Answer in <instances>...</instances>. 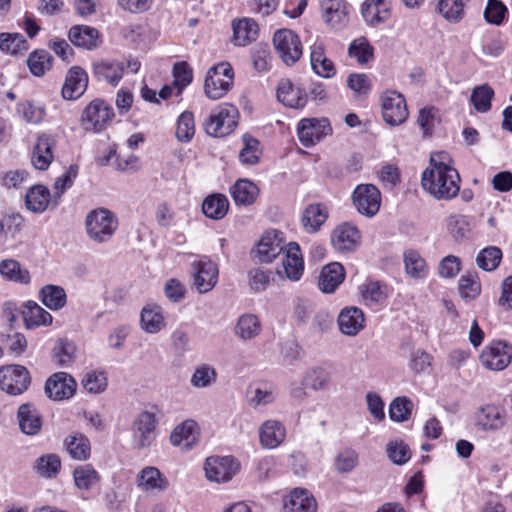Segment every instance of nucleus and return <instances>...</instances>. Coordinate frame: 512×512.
<instances>
[{"label": "nucleus", "mask_w": 512, "mask_h": 512, "mask_svg": "<svg viewBox=\"0 0 512 512\" xmlns=\"http://www.w3.org/2000/svg\"><path fill=\"white\" fill-rule=\"evenodd\" d=\"M460 176L451 165L447 152L435 153L430 158L429 167L423 171L421 184L425 191L437 200H451L460 191Z\"/></svg>", "instance_id": "obj_1"}, {"label": "nucleus", "mask_w": 512, "mask_h": 512, "mask_svg": "<svg viewBox=\"0 0 512 512\" xmlns=\"http://www.w3.org/2000/svg\"><path fill=\"white\" fill-rule=\"evenodd\" d=\"M118 218L114 212L99 207L89 211L85 217V229L89 239L95 243L110 241L118 229Z\"/></svg>", "instance_id": "obj_2"}, {"label": "nucleus", "mask_w": 512, "mask_h": 512, "mask_svg": "<svg viewBox=\"0 0 512 512\" xmlns=\"http://www.w3.org/2000/svg\"><path fill=\"white\" fill-rule=\"evenodd\" d=\"M238 109L228 103H223L212 109L204 122L205 132L213 137H225L231 134L238 125Z\"/></svg>", "instance_id": "obj_3"}, {"label": "nucleus", "mask_w": 512, "mask_h": 512, "mask_svg": "<svg viewBox=\"0 0 512 512\" xmlns=\"http://www.w3.org/2000/svg\"><path fill=\"white\" fill-rule=\"evenodd\" d=\"M234 72L227 62L212 66L206 74L204 90L206 95L213 100L223 97L233 84Z\"/></svg>", "instance_id": "obj_4"}, {"label": "nucleus", "mask_w": 512, "mask_h": 512, "mask_svg": "<svg viewBox=\"0 0 512 512\" xmlns=\"http://www.w3.org/2000/svg\"><path fill=\"white\" fill-rule=\"evenodd\" d=\"M240 468L239 460L231 455L208 457L204 465L207 479L217 483L230 481Z\"/></svg>", "instance_id": "obj_5"}, {"label": "nucleus", "mask_w": 512, "mask_h": 512, "mask_svg": "<svg viewBox=\"0 0 512 512\" xmlns=\"http://www.w3.org/2000/svg\"><path fill=\"white\" fill-rule=\"evenodd\" d=\"M31 376L25 366L12 364L0 368V389L10 395H20L28 390Z\"/></svg>", "instance_id": "obj_6"}, {"label": "nucleus", "mask_w": 512, "mask_h": 512, "mask_svg": "<svg viewBox=\"0 0 512 512\" xmlns=\"http://www.w3.org/2000/svg\"><path fill=\"white\" fill-rule=\"evenodd\" d=\"M157 419L154 413L143 411L132 423V445L137 450L149 448L156 438Z\"/></svg>", "instance_id": "obj_7"}, {"label": "nucleus", "mask_w": 512, "mask_h": 512, "mask_svg": "<svg viewBox=\"0 0 512 512\" xmlns=\"http://www.w3.org/2000/svg\"><path fill=\"white\" fill-rule=\"evenodd\" d=\"M114 117L113 108L102 99H94L84 109L81 121L86 130L100 132Z\"/></svg>", "instance_id": "obj_8"}, {"label": "nucleus", "mask_w": 512, "mask_h": 512, "mask_svg": "<svg viewBox=\"0 0 512 512\" xmlns=\"http://www.w3.org/2000/svg\"><path fill=\"white\" fill-rule=\"evenodd\" d=\"M273 44L278 56L287 65L295 64L302 55V45L297 34L290 29H280L274 33Z\"/></svg>", "instance_id": "obj_9"}, {"label": "nucleus", "mask_w": 512, "mask_h": 512, "mask_svg": "<svg viewBox=\"0 0 512 512\" xmlns=\"http://www.w3.org/2000/svg\"><path fill=\"white\" fill-rule=\"evenodd\" d=\"M381 107L384 121L391 126L403 124L409 116L406 100L396 90H387L381 95Z\"/></svg>", "instance_id": "obj_10"}, {"label": "nucleus", "mask_w": 512, "mask_h": 512, "mask_svg": "<svg viewBox=\"0 0 512 512\" xmlns=\"http://www.w3.org/2000/svg\"><path fill=\"white\" fill-rule=\"evenodd\" d=\"M512 360V346L505 341H493L480 355L481 364L492 371L504 370Z\"/></svg>", "instance_id": "obj_11"}, {"label": "nucleus", "mask_w": 512, "mask_h": 512, "mask_svg": "<svg viewBox=\"0 0 512 512\" xmlns=\"http://www.w3.org/2000/svg\"><path fill=\"white\" fill-rule=\"evenodd\" d=\"M332 132L327 118H305L297 126L299 141L305 147H311Z\"/></svg>", "instance_id": "obj_12"}, {"label": "nucleus", "mask_w": 512, "mask_h": 512, "mask_svg": "<svg viewBox=\"0 0 512 512\" xmlns=\"http://www.w3.org/2000/svg\"><path fill=\"white\" fill-rule=\"evenodd\" d=\"M193 268V284L199 293H207L211 291L218 281V266L208 257L203 256L199 260L194 261Z\"/></svg>", "instance_id": "obj_13"}, {"label": "nucleus", "mask_w": 512, "mask_h": 512, "mask_svg": "<svg viewBox=\"0 0 512 512\" xmlns=\"http://www.w3.org/2000/svg\"><path fill=\"white\" fill-rule=\"evenodd\" d=\"M353 204L362 215L372 217L380 209L381 194L379 189L372 184L358 185L352 195Z\"/></svg>", "instance_id": "obj_14"}, {"label": "nucleus", "mask_w": 512, "mask_h": 512, "mask_svg": "<svg viewBox=\"0 0 512 512\" xmlns=\"http://www.w3.org/2000/svg\"><path fill=\"white\" fill-rule=\"evenodd\" d=\"M324 22L335 31L347 27L350 21V5L345 0H321Z\"/></svg>", "instance_id": "obj_15"}, {"label": "nucleus", "mask_w": 512, "mask_h": 512, "mask_svg": "<svg viewBox=\"0 0 512 512\" xmlns=\"http://www.w3.org/2000/svg\"><path fill=\"white\" fill-rule=\"evenodd\" d=\"M77 383L74 378L66 372L52 374L45 383V394L54 401H61L71 398L76 392Z\"/></svg>", "instance_id": "obj_16"}, {"label": "nucleus", "mask_w": 512, "mask_h": 512, "mask_svg": "<svg viewBox=\"0 0 512 512\" xmlns=\"http://www.w3.org/2000/svg\"><path fill=\"white\" fill-rule=\"evenodd\" d=\"M125 66L117 60H98L92 63V74L98 82L116 87L123 78Z\"/></svg>", "instance_id": "obj_17"}, {"label": "nucleus", "mask_w": 512, "mask_h": 512, "mask_svg": "<svg viewBox=\"0 0 512 512\" xmlns=\"http://www.w3.org/2000/svg\"><path fill=\"white\" fill-rule=\"evenodd\" d=\"M360 238V232L356 226L342 223L332 231L331 243L337 251L351 252L359 245Z\"/></svg>", "instance_id": "obj_18"}, {"label": "nucleus", "mask_w": 512, "mask_h": 512, "mask_svg": "<svg viewBox=\"0 0 512 512\" xmlns=\"http://www.w3.org/2000/svg\"><path fill=\"white\" fill-rule=\"evenodd\" d=\"M283 233L273 230L266 232L257 245V257L262 263L272 262L285 248Z\"/></svg>", "instance_id": "obj_19"}, {"label": "nucleus", "mask_w": 512, "mask_h": 512, "mask_svg": "<svg viewBox=\"0 0 512 512\" xmlns=\"http://www.w3.org/2000/svg\"><path fill=\"white\" fill-rule=\"evenodd\" d=\"M506 421L505 411L492 404L481 406L475 412V425L483 431L501 429Z\"/></svg>", "instance_id": "obj_20"}, {"label": "nucleus", "mask_w": 512, "mask_h": 512, "mask_svg": "<svg viewBox=\"0 0 512 512\" xmlns=\"http://www.w3.org/2000/svg\"><path fill=\"white\" fill-rule=\"evenodd\" d=\"M361 14L367 25L377 27L390 19L391 4L389 0H365Z\"/></svg>", "instance_id": "obj_21"}, {"label": "nucleus", "mask_w": 512, "mask_h": 512, "mask_svg": "<svg viewBox=\"0 0 512 512\" xmlns=\"http://www.w3.org/2000/svg\"><path fill=\"white\" fill-rule=\"evenodd\" d=\"M87 85L88 75L86 71L79 66L71 67L62 87V95L68 100L78 99L86 91Z\"/></svg>", "instance_id": "obj_22"}, {"label": "nucleus", "mask_w": 512, "mask_h": 512, "mask_svg": "<svg viewBox=\"0 0 512 512\" xmlns=\"http://www.w3.org/2000/svg\"><path fill=\"white\" fill-rule=\"evenodd\" d=\"M17 419L20 430L26 435H37L42 428L43 419L40 411L31 403L19 406Z\"/></svg>", "instance_id": "obj_23"}, {"label": "nucleus", "mask_w": 512, "mask_h": 512, "mask_svg": "<svg viewBox=\"0 0 512 512\" xmlns=\"http://www.w3.org/2000/svg\"><path fill=\"white\" fill-rule=\"evenodd\" d=\"M198 426L193 420H186L177 425L170 435L173 446H180L183 451L191 450L198 442Z\"/></svg>", "instance_id": "obj_24"}, {"label": "nucleus", "mask_w": 512, "mask_h": 512, "mask_svg": "<svg viewBox=\"0 0 512 512\" xmlns=\"http://www.w3.org/2000/svg\"><path fill=\"white\" fill-rule=\"evenodd\" d=\"M277 98L285 106L302 109L307 103V93L302 88H295L289 79H282L277 86Z\"/></svg>", "instance_id": "obj_25"}, {"label": "nucleus", "mask_w": 512, "mask_h": 512, "mask_svg": "<svg viewBox=\"0 0 512 512\" xmlns=\"http://www.w3.org/2000/svg\"><path fill=\"white\" fill-rule=\"evenodd\" d=\"M285 512H316L317 502L305 488H295L284 501Z\"/></svg>", "instance_id": "obj_26"}, {"label": "nucleus", "mask_w": 512, "mask_h": 512, "mask_svg": "<svg viewBox=\"0 0 512 512\" xmlns=\"http://www.w3.org/2000/svg\"><path fill=\"white\" fill-rule=\"evenodd\" d=\"M339 330L347 336H356L364 328V314L357 307H346L338 315Z\"/></svg>", "instance_id": "obj_27"}, {"label": "nucleus", "mask_w": 512, "mask_h": 512, "mask_svg": "<svg viewBox=\"0 0 512 512\" xmlns=\"http://www.w3.org/2000/svg\"><path fill=\"white\" fill-rule=\"evenodd\" d=\"M55 140L48 134L38 137L31 156L33 166L38 170H46L53 160Z\"/></svg>", "instance_id": "obj_28"}, {"label": "nucleus", "mask_w": 512, "mask_h": 512, "mask_svg": "<svg viewBox=\"0 0 512 512\" xmlns=\"http://www.w3.org/2000/svg\"><path fill=\"white\" fill-rule=\"evenodd\" d=\"M68 37L73 45L87 50H93L100 44L99 31L87 25H75L71 27Z\"/></svg>", "instance_id": "obj_29"}, {"label": "nucleus", "mask_w": 512, "mask_h": 512, "mask_svg": "<svg viewBox=\"0 0 512 512\" xmlns=\"http://www.w3.org/2000/svg\"><path fill=\"white\" fill-rule=\"evenodd\" d=\"M287 278L299 280L304 271V261L300 247L296 242H290L285 249V257L282 263Z\"/></svg>", "instance_id": "obj_30"}, {"label": "nucleus", "mask_w": 512, "mask_h": 512, "mask_svg": "<svg viewBox=\"0 0 512 512\" xmlns=\"http://www.w3.org/2000/svg\"><path fill=\"white\" fill-rule=\"evenodd\" d=\"M137 484L144 492L164 491L169 486L167 478L153 466H147L139 472Z\"/></svg>", "instance_id": "obj_31"}, {"label": "nucleus", "mask_w": 512, "mask_h": 512, "mask_svg": "<svg viewBox=\"0 0 512 512\" xmlns=\"http://www.w3.org/2000/svg\"><path fill=\"white\" fill-rule=\"evenodd\" d=\"M345 278L344 267L333 262L324 266L319 275L318 286L324 293H333Z\"/></svg>", "instance_id": "obj_32"}, {"label": "nucleus", "mask_w": 512, "mask_h": 512, "mask_svg": "<svg viewBox=\"0 0 512 512\" xmlns=\"http://www.w3.org/2000/svg\"><path fill=\"white\" fill-rule=\"evenodd\" d=\"M329 212L324 204L315 203L308 205L301 217V223L307 233H315L326 222Z\"/></svg>", "instance_id": "obj_33"}, {"label": "nucleus", "mask_w": 512, "mask_h": 512, "mask_svg": "<svg viewBox=\"0 0 512 512\" xmlns=\"http://www.w3.org/2000/svg\"><path fill=\"white\" fill-rule=\"evenodd\" d=\"M286 437L285 427L276 420L264 422L259 429L260 443L264 448L278 447Z\"/></svg>", "instance_id": "obj_34"}, {"label": "nucleus", "mask_w": 512, "mask_h": 512, "mask_svg": "<svg viewBox=\"0 0 512 512\" xmlns=\"http://www.w3.org/2000/svg\"><path fill=\"white\" fill-rule=\"evenodd\" d=\"M261 331V321L258 316L252 313L239 316L234 327L235 336L244 342L255 339Z\"/></svg>", "instance_id": "obj_35"}, {"label": "nucleus", "mask_w": 512, "mask_h": 512, "mask_svg": "<svg viewBox=\"0 0 512 512\" xmlns=\"http://www.w3.org/2000/svg\"><path fill=\"white\" fill-rule=\"evenodd\" d=\"M232 42L236 46H246L258 37V24L249 18H243L232 22Z\"/></svg>", "instance_id": "obj_36"}, {"label": "nucleus", "mask_w": 512, "mask_h": 512, "mask_svg": "<svg viewBox=\"0 0 512 512\" xmlns=\"http://www.w3.org/2000/svg\"><path fill=\"white\" fill-rule=\"evenodd\" d=\"M310 64L312 70L322 78H331L336 74L334 63L326 56L322 43H315L311 47Z\"/></svg>", "instance_id": "obj_37"}, {"label": "nucleus", "mask_w": 512, "mask_h": 512, "mask_svg": "<svg viewBox=\"0 0 512 512\" xmlns=\"http://www.w3.org/2000/svg\"><path fill=\"white\" fill-rule=\"evenodd\" d=\"M406 274L416 280L425 279L428 275V266L425 259L416 250H407L403 254Z\"/></svg>", "instance_id": "obj_38"}, {"label": "nucleus", "mask_w": 512, "mask_h": 512, "mask_svg": "<svg viewBox=\"0 0 512 512\" xmlns=\"http://www.w3.org/2000/svg\"><path fill=\"white\" fill-rule=\"evenodd\" d=\"M23 319L27 328H35L41 325L47 326L52 323L51 314L34 301H28L22 311Z\"/></svg>", "instance_id": "obj_39"}, {"label": "nucleus", "mask_w": 512, "mask_h": 512, "mask_svg": "<svg viewBox=\"0 0 512 512\" xmlns=\"http://www.w3.org/2000/svg\"><path fill=\"white\" fill-rule=\"evenodd\" d=\"M258 187L251 181L246 179L238 180L231 187V196L238 205H251L258 195Z\"/></svg>", "instance_id": "obj_40"}, {"label": "nucleus", "mask_w": 512, "mask_h": 512, "mask_svg": "<svg viewBox=\"0 0 512 512\" xmlns=\"http://www.w3.org/2000/svg\"><path fill=\"white\" fill-rule=\"evenodd\" d=\"M51 201L49 189L42 185L30 188L26 194V206L34 213L44 212Z\"/></svg>", "instance_id": "obj_41"}, {"label": "nucleus", "mask_w": 512, "mask_h": 512, "mask_svg": "<svg viewBox=\"0 0 512 512\" xmlns=\"http://www.w3.org/2000/svg\"><path fill=\"white\" fill-rule=\"evenodd\" d=\"M229 202L223 194H213L205 198L202 204L203 213L211 219L219 220L225 217Z\"/></svg>", "instance_id": "obj_42"}, {"label": "nucleus", "mask_w": 512, "mask_h": 512, "mask_svg": "<svg viewBox=\"0 0 512 512\" xmlns=\"http://www.w3.org/2000/svg\"><path fill=\"white\" fill-rule=\"evenodd\" d=\"M64 445L68 454L75 460H86L90 456V442L83 434L69 435Z\"/></svg>", "instance_id": "obj_43"}, {"label": "nucleus", "mask_w": 512, "mask_h": 512, "mask_svg": "<svg viewBox=\"0 0 512 512\" xmlns=\"http://www.w3.org/2000/svg\"><path fill=\"white\" fill-rule=\"evenodd\" d=\"M0 274L6 280L20 284H28L31 280L29 271L14 259H6L0 262Z\"/></svg>", "instance_id": "obj_44"}, {"label": "nucleus", "mask_w": 512, "mask_h": 512, "mask_svg": "<svg viewBox=\"0 0 512 512\" xmlns=\"http://www.w3.org/2000/svg\"><path fill=\"white\" fill-rule=\"evenodd\" d=\"M141 327L147 333H157L164 327V317L157 305L145 306L141 311Z\"/></svg>", "instance_id": "obj_45"}, {"label": "nucleus", "mask_w": 512, "mask_h": 512, "mask_svg": "<svg viewBox=\"0 0 512 512\" xmlns=\"http://www.w3.org/2000/svg\"><path fill=\"white\" fill-rule=\"evenodd\" d=\"M42 303L51 310L63 308L67 301L65 290L57 285H46L40 290Z\"/></svg>", "instance_id": "obj_46"}, {"label": "nucleus", "mask_w": 512, "mask_h": 512, "mask_svg": "<svg viewBox=\"0 0 512 512\" xmlns=\"http://www.w3.org/2000/svg\"><path fill=\"white\" fill-rule=\"evenodd\" d=\"M61 469V460L56 454H45L37 458L34 464L36 473L46 479L55 478Z\"/></svg>", "instance_id": "obj_47"}, {"label": "nucleus", "mask_w": 512, "mask_h": 512, "mask_svg": "<svg viewBox=\"0 0 512 512\" xmlns=\"http://www.w3.org/2000/svg\"><path fill=\"white\" fill-rule=\"evenodd\" d=\"M73 478L76 487L86 491L95 487L100 481L98 472L89 464L76 467Z\"/></svg>", "instance_id": "obj_48"}, {"label": "nucleus", "mask_w": 512, "mask_h": 512, "mask_svg": "<svg viewBox=\"0 0 512 512\" xmlns=\"http://www.w3.org/2000/svg\"><path fill=\"white\" fill-rule=\"evenodd\" d=\"M29 49V44L20 33H0V50L10 54H23Z\"/></svg>", "instance_id": "obj_49"}, {"label": "nucleus", "mask_w": 512, "mask_h": 512, "mask_svg": "<svg viewBox=\"0 0 512 512\" xmlns=\"http://www.w3.org/2000/svg\"><path fill=\"white\" fill-rule=\"evenodd\" d=\"M52 60L53 58L47 50L38 49L30 53L27 65L34 76L41 77L46 71L51 69Z\"/></svg>", "instance_id": "obj_50"}, {"label": "nucleus", "mask_w": 512, "mask_h": 512, "mask_svg": "<svg viewBox=\"0 0 512 512\" xmlns=\"http://www.w3.org/2000/svg\"><path fill=\"white\" fill-rule=\"evenodd\" d=\"M495 93L489 84L474 87L470 96V102L479 113H487L491 109V101Z\"/></svg>", "instance_id": "obj_51"}, {"label": "nucleus", "mask_w": 512, "mask_h": 512, "mask_svg": "<svg viewBox=\"0 0 512 512\" xmlns=\"http://www.w3.org/2000/svg\"><path fill=\"white\" fill-rule=\"evenodd\" d=\"M243 148L239 152V160L243 165H255L259 162L261 150L259 141L244 134L242 136Z\"/></svg>", "instance_id": "obj_52"}, {"label": "nucleus", "mask_w": 512, "mask_h": 512, "mask_svg": "<svg viewBox=\"0 0 512 512\" xmlns=\"http://www.w3.org/2000/svg\"><path fill=\"white\" fill-rule=\"evenodd\" d=\"M464 8V0H439L437 5L438 12L451 23H459L463 19Z\"/></svg>", "instance_id": "obj_53"}, {"label": "nucleus", "mask_w": 512, "mask_h": 512, "mask_svg": "<svg viewBox=\"0 0 512 512\" xmlns=\"http://www.w3.org/2000/svg\"><path fill=\"white\" fill-rule=\"evenodd\" d=\"M76 347L67 339H59L53 348V361L62 367L70 365L75 359Z\"/></svg>", "instance_id": "obj_54"}, {"label": "nucleus", "mask_w": 512, "mask_h": 512, "mask_svg": "<svg viewBox=\"0 0 512 512\" xmlns=\"http://www.w3.org/2000/svg\"><path fill=\"white\" fill-rule=\"evenodd\" d=\"M16 111L27 123L31 124L40 123L46 115L44 105L28 100L18 103Z\"/></svg>", "instance_id": "obj_55"}, {"label": "nucleus", "mask_w": 512, "mask_h": 512, "mask_svg": "<svg viewBox=\"0 0 512 512\" xmlns=\"http://www.w3.org/2000/svg\"><path fill=\"white\" fill-rule=\"evenodd\" d=\"M446 227L456 242L464 241L470 232L469 220L464 215H450L446 219Z\"/></svg>", "instance_id": "obj_56"}, {"label": "nucleus", "mask_w": 512, "mask_h": 512, "mask_svg": "<svg viewBox=\"0 0 512 512\" xmlns=\"http://www.w3.org/2000/svg\"><path fill=\"white\" fill-rule=\"evenodd\" d=\"M374 48L365 37L353 40L348 48V54L360 64H366L373 58Z\"/></svg>", "instance_id": "obj_57"}, {"label": "nucleus", "mask_w": 512, "mask_h": 512, "mask_svg": "<svg viewBox=\"0 0 512 512\" xmlns=\"http://www.w3.org/2000/svg\"><path fill=\"white\" fill-rule=\"evenodd\" d=\"M331 380L330 372L322 367H315L308 370L304 376L303 384L318 391L328 387Z\"/></svg>", "instance_id": "obj_58"}, {"label": "nucleus", "mask_w": 512, "mask_h": 512, "mask_svg": "<svg viewBox=\"0 0 512 512\" xmlns=\"http://www.w3.org/2000/svg\"><path fill=\"white\" fill-rule=\"evenodd\" d=\"M217 380V371L209 364H201L193 372L190 383L195 388H206Z\"/></svg>", "instance_id": "obj_59"}, {"label": "nucleus", "mask_w": 512, "mask_h": 512, "mask_svg": "<svg viewBox=\"0 0 512 512\" xmlns=\"http://www.w3.org/2000/svg\"><path fill=\"white\" fill-rule=\"evenodd\" d=\"M412 409L413 402L408 397H397L389 405V417L394 422L407 421Z\"/></svg>", "instance_id": "obj_60"}, {"label": "nucleus", "mask_w": 512, "mask_h": 512, "mask_svg": "<svg viewBox=\"0 0 512 512\" xmlns=\"http://www.w3.org/2000/svg\"><path fill=\"white\" fill-rule=\"evenodd\" d=\"M502 259V252L498 247L490 246L481 250L477 257L476 263L479 268L485 271L495 270Z\"/></svg>", "instance_id": "obj_61"}, {"label": "nucleus", "mask_w": 512, "mask_h": 512, "mask_svg": "<svg viewBox=\"0 0 512 512\" xmlns=\"http://www.w3.org/2000/svg\"><path fill=\"white\" fill-rule=\"evenodd\" d=\"M459 293L462 298L474 299L481 292V284L475 272L463 274L459 279Z\"/></svg>", "instance_id": "obj_62"}, {"label": "nucleus", "mask_w": 512, "mask_h": 512, "mask_svg": "<svg viewBox=\"0 0 512 512\" xmlns=\"http://www.w3.org/2000/svg\"><path fill=\"white\" fill-rule=\"evenodd\" d=\"M79 167L76 164H72L68 167V169L55 180L53 189H54V199L53 206H57L58 200L62 194L66 191V189L70 188L73 185L74 180L78 175Z\"/></svg>", "instance_id": "obj_63"}, {"label": "nucleus", "mask_w": 512, "mask_h": 512, "mask_svg": "<svg viewBox=\"0 0 512 512\" xmlns=\"http://www.w3.org/2000/svg\"><path fill=\"white\" fill-rule=\"evenodd\" d=\"M195 134L194 116L191 112H183L177 120L176 137L181 142H189Z\"/></svg>", "instance_id": "obj_64"}]
</instances>
